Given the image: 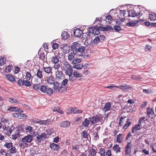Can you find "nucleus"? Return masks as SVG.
I'll list each match as a JSON object with an SVG mask.
<instances>
[{"mask_svg": "<svg viewBox=\"0 0 156 156\" xmlns=\"http://www.w3.org/2000/svg\"><path fill=\"white\" fill-rule=\"evenodd\" d=\"M71 50L79 56L82 55L85 49V47L81 46L77 42H74L71 46Z\"/></svg>", "mask_w": 156, "mask_h": 156, "instance_id": "obj_1", "label": "nucleus"}, {"mask_svg": "<svg viewBox=\"0 0 156 156\" xmlns=\"http://www.w3.org/2000/svg\"><path fill=\"white\" fill-rule=\"evenodd\" d=\"M49 129H46V133H41L40 134H38L36 136V140L38 143H40L44 141L47 138V136L51 134V131L49 132Z\"/></svg>", "mask_w": 156, "mask_h": 156, "instance_id": "obj_2", "label": "nucleus"}, {"mask_svg": "<svg viewBox=\"0 0 156 156\" xmlns=\"http://www.w3.org/2000/svg\"><path fill=\"white\" fill-rule=\"evenodd\" d=\"M126 118V116L121 117L119 120V126H122L123 125L124 122H125V119ZM126 123L123 126V128L124 129H126L130 125L131 123V122L129 120V119H128L126 121Z\"/></svg>", "mask_w": 156, "mask_h": 156, "instance_id": "obj_3", "label": "nucleus"}, {"mask_svg": "<svg viewBox=\"0 0 156 156\" xmlns=\"http://www.w3.org/2000/svg\"><path fill=\"white\" fill-rule=\"evenodd\" d=\"M103 116L102 115H96L92 117L89 118L90 122L92 125L94 124L95 123H97L98 122H102V120Z\"/></svg>", "mask_w": 156, "mask_h": 156, "instance_id": "obj_4", "label": "nucleus"}, {"mask_svg": "<svg viewBox=\"0 0 156 156\" xmlns=\"http://www.w3.org/2000/svg\"><path fill=\"white\" fill-rule=\"evenodd\" d=\"M40 90L43 93H46L47 95L51 96L53 93L52 90L48 86L42 85L41 87Z\"/></svg>", "mask_w": 156, "mask_h": 156, "instance_id": "obj_5", "label": "nucleus"}, {"mask_svg": "<svg viewBox=\"0 0 156 156\" xmlns=\"http://www.w3.org/2000/svg\"><path fill=\"white\" fill-rule=\"evenodd\" d=\"M132 144L129 142L127 143L125 147V155H129L131 153V147Z\"/></svg>", "mask_w": 156, "mask_h": 156, "instance_id": "obj_6", "label": "nucleus"}, {"mask_svg": "<svg viewBox=\"0 0 156 156\" xmlns=\"http://www.w3.org/2000/svg\"><path fill=\"white\" fill-rule=\"evenodd\" d=\"M33 136L28 135L22 139V141L24 143H30L32 140Z\"/></svg>", "mask_w": 156, "mask_h": 156, "instance_id": "obj_7", "label": "nucleus"}, {"mask_svg": "<svg viewBox=\"0 0 156 156\" xmlns=\"http://www.w3.org/2000/svg\"><path fill=\"white\" fill-rule=\"evenodd\" d=\"M45 80L47 81V83L49 85L53 84L55 81V79L53 76L52 75L47 76Z\"/></svg>", "mask_w": 156, "mask_h": 156, "instance_id": "obj_8", "label": "nucleus"}, {"mask_svg": "<svg viewBox=\"0 0 156 156\" xmlns=\"http://www.w3.org/2000/svg\"><path fill=\"white\" fill-rule=\"evenodd\" d=\"M142 14L137 13L134 10H130L129 12L128 16L129 17H135L138 16H141Z\"/></svg>", "mask_w": 156, "mask_h": 156, "instance_id": "obj_9", "label": "nucleus"}, {"mask_svg": "<svg viewBox=\"0 0 156 156\" xmlns=\"http://www.w3.org/2000/svg\"><path fill=\"white\" fill-rule=\"evenodd\" d=\"M95 27H91L89 28V32H87L86 33H84L83 34H85L84 36L87 38H88L90 35H89L90 33L94 34V32L95 31Z\"/></svg>", "mask_w": 156, "mask_h": 156, "instance_id": "obj_10", "label": "nucleus"}, {"mask_svg": "<svg viewBox=\"0 0 156 156\" xmlns=\"http://www.w3.org/2000/svg\"><path fill=\"white\" fill-rule=\"evenodd\" d=\"M25 132L29 135L32 134V133L34 131V129L33 127L30 126H27L25 128Z\"/></svg>", "mask_w": 156, "mask_h": 156, "instance_id": "obj_11", "label": "nucleus"}, {"mask_svg": "<svg viewBox=\"0 0 156 156\" xmlns=\"http://www.w3.org/2000/svg\"><path fill=\"white\" fill-rule=\"evenodd\" d=\"M84 33H83V32L82 30L79 28L76 29L74 32V35L75 37H80L82 34L83 35Z\"/></svg>", "mask_w": 156, "mask_h": 156, "instance_id": "obj_12", "label": "nucleus"}, {"mask_svg": "<svg viewBox=\"0 0 156 156\" xmlns=\"http://www.w3.org/2000/svg\"><path fill=\"white\" fill-rule=\"evenodd\" d=\"M49 63L51 64H57L59 62V59L58 56H52L50 59Z\"/></svg>", "mask_w": 156, "mask_h": 156, "instance_id": "obj_13", "label": "nucleus"}, {"mask_svg": "<svg viewBox=\"0 0 156 156\" xmlns=\"http://www.w3.org/2000/svg\"><path fill=\"white\" fill-rule=\"evenodd\" d=\"M56 77L58 80H60L64 78V75L62 71L57 70L55 73Z\"/></svg>", "mask_w": 156, "mask_h": 156, "instance_id": "obj_14", "label": "nucleus"}, {"mask_svg": "<svg viewBox=\"0 0 156 156\" xmlns=\"http://www.w3.org/2000/svg\"><path fill=\"white\" fill-rule=\"evenodd\" d=\"M115 87L118 88H120L123 91L127 90L132 88L131 86L127 85H122L119 86H117Z\"/></svg>", "mask_w": 156, "mask_h": 156, "instance_id": "obj_15", "label": "nucleus"}, {"mask_svg": "<svg viewBox=\"0 0 156 156\" xmlns=\"http://www.w3.org/2000/svg\"><path fill=\"white\" fill-rule=\"evenodd\" d=\"M141 125L138 123L137 124L135 125L134 127H132V132L133 133H136L137 130H140L141 129Z\"/></svg>", "mask_w": 156, "mask_h": 156, "instance_id": "obj_16", "label": "nucleus"}, {"mask_svg": "<svg viewBox=\"0 0 156 156\" xmlns=\"http://www.w3.org/2000/svg\"><path fill=\"white\" fill-rule=\"evenodd\" d=\"M70 123L68 121H63L60 124V126L63 128H67L69 127Z\"/></svg>", "mask_w": 156, "mask_h": 156, "instance_id": "obj_17", "label": "nucleus"}, {"mask_svg": "<svg viewBox=\"0 0 156 156\" xmlns=\"http://www.w3.org/2000/svg\"><path fill=\"white\" fill-rule=\"evenodd\" d=\"M72 67V66L67 61L64 62L63 63V66L61 68L63 70L65 71L66 69H67Z\"/></svg>", "mask_w": 156, "mask_h": 156, "instance_id": "obj_18", "label": "nucleus"}, {"mask_svg": "<svg viewBox=\"0 0 156 156\" xmlns=\"http://www.w3.org/2000/svg\"><path fill=\"white\" fill-rule=\"evenodd\" d=\"M42 69L44 72L48 74L52 73V69L51 67H43Z\"/></svg>", "mask_w": 156, "mask_h": 156, "instance_id": "obj_19", "label": "nucleus"}, {"mask_svg": "<svg viewBox=\"0 0 156 156\" xmlns=\"http://www.w3.org/2000/svg\"><path fill=\"white\" fill-rule=\"evenodd\" d=\"M51 149L54 151H58L60 148L59 145L55 144L53 143L51 144L50 146Z\"/></svg>", "mask_w": 156, "mask_h": 156, "instance_id": "obj_20", "label": "nucleus"}, {"mask_svg": "<svg viewBox=\"0 0 156 156\" xmlns=\"http://www.w3.org/2000/svg\"><path fill=\"white\" fill-rule=\"evenodd\" d=\"M154 114V112L153 109L151 108L148 107L147 108V115L150 117L151 115H153Z\"/></svg>", "mask_w": 156, "mask_h": 156, "instance_id": "obj_21", "label": "nucleus"}, {"mask_svg": "<svg viewBox=\"0 0 156 156\" xmlns=\"http://www.w3.org/2000/svg\"><path fill=\"white\" fill-rule=\"evenodd\" d=\"M112 149L116 154L119 153L121 152V147L117 144H116L113 146Z\"/></svg>", "mask_w": 156, "mask_h": 156, "instance_id": "obj_22", "label": "nucleus"}, {"mask_svg": "<svg viewBox=\"0 0 156 156\" xmlns=\"http://www.w3.org/2000/svg\"><path fill=\"white\" fill-rule=\"evenodd\" d=\"M51 121L49 119H47L44 120H41L39 121L38 123L41 125H47L51 123Z\"/></svg>", "mask_w": 156, "mask_h": 156, "instance_id": "obj_23", "label": "nucleus"}, {"mask_svg": "<svg viewBox=\"0 0 156 156\" xmlns=\"http://www.w3.org/2000/svg\"><path fill=\"white\" fill-rule=\"evenodd\" d=\"M36 76L37 78L41 79L43 78L42 71L40 69H38L37 70Z\"/></svg>", "mask_w": 156, "mask_h": 156, "instance_id": "obj_24", "label": "nucleus"}, {"mask_svg": "<svg viewBox=\"0 0 156 156\" xmlns=\"http://www.w3.org/2000/svg\"><path fill=\"white\" fill-rule=\"evenodd\" d=\"M20 129H18L16 133L12 135V139L13 140H15L20 136Z\"/></svg>", "mask_w": 156, "mask_h": 156, "instance_id": "obj_25", "label": "nucleus"}, {"mask_svg": "<svg viewBox=\"0 0 156 156\" xmlns=\"http://www.w3.org/2000/svg\"><path fill=\"white\" fill-rule=\"evenodd\" d=\"M124 137L122 136V134H119L116 137V141L118 143H122Z\"/></svg>", "mask_w": 156, "mask_h": 156, "instance_id": "obj_26", "label": "nucleus"}, {"mask_svg": "<svg viewBox=\"0 0 156 156\" xmlns=\"http://www.w3.org/2000/svg\"><path fill=\"white\" fill-rule=\"evenodd\" d=\"M62 49V51L65 54L69 53L70 50V47L68 45L63 46Z\"/></svg>", "mask_w": 156, "mask_h": 156, "instance_id": "obj_27", "label": "nucleus"}, {"mask_svg": "<svg viewBox=\"0 0 156 156\" xmlns=\"http://www.w3.org/2000/svg\"><path fill=\"white\" fill-rule=\"evenodd\" d=\"M65 73L66 75L69 76L72 75L73 73V69L72 66L65 70Z\"/></svg>", "mask_w": 156, "mask_h": 156, "instance_id": "obj_28", "label": "nucleus"}, {"mask_svg": "<svg viewBox=\"0 0 156 156\" xmlns=\"http://www.w3.org/2000/svg\"><path fill=\"white\" fill-rule=\"evenodd\" d=\"M100 41V38L98 37H96L94 40L93 41H91V43H90V45L92 46H93V44H98Z\"/></svg>", "mask_w": 156, "mask_h": 156, "instance_id": "obj_29", "label": "nucleus"}, {"mask_svg": "<svg viewBox=\"0 0 156 156\" xmlns=\"http://www.w3.org/2000/svg\"><path fill=\"white\" fill-rule=\"evenodd\" d=\"M70 36L69 34L68 33L65 31L62 32V37L63 39L66 40L68 39Z\"/></svg>", "mask_w": 156, "mask_h": 156, "instance_id": "obj_30", "label": "nucleus"}, {"mask_svg": "<svg viewBox=\"0 0 156 156\" xmlns=\"http://www.w3.org/2000/svg\"><path fill=\"white\" fill-rule=\"evenodd\" d=\"M111 107V103L109 102H108L105 104L103 109L105 112H107L110 109Z\"/></svg>", "mask_w": 156, "mask_h": 156, "instance_id": "obj_31", "label": "nucleus"}, {"mask_svg": "<svg viewBox=\"0 0 156 156\" xmlns=\"http://www.w3.org/2000/svg\"><path fill=\"white\" fill-rule=\"evenodd\" d=\"M0 120L1 122L4 124L6 123H8L9 122V119L6 118L4 115H3L1 117Z\"/></svg>", "mask_w": 156, "mask_h": 156, "instance_id": "obj_32", "label": "nucleus"}, {"mask_svg": "<svg viewBox=\"0 0 156 156\" xmlns=\"http://www.w3.org/2000/svg\"><path fill=\"white\" fill-rule=\"evenodd\" d=\"M67 87L64 86H63L62 85L59 87L58 88V91L60 93H63L66 91Z\"/></svg>", "mask_w": 156, "mask_h": 156, "instance_id": "obj_33", "label": "nucleus"}, {"mask_svg": "<svg viewBox=\"0 0 156 156\" xmlns=\"http://www.w3.org/2000/svg\"><path fill=\"white\" fill-rule=\"evenodd\" d=\"M7 78L9 81L11 82L15 81V78L12 75L8 74L6 76Z\"/></svg>", "mask_w": 156, "mask_h": 156, "instance_id": "obj_34", "label": "nucleus"}, {"mask_svg": "<svg viewBox=\"0 0 156 156\" xmlns=\"http://www.w3.org/2000/svg\"><path fill=\"white\" fill-rule=\"evenodd\" d=\"M75 108H69L67 109L66 113L67 114H75Z\"/></svg>", "mask_w": 156, "mask_h": 156, "instance_id": "obj_35", "label": "nucleus"}, {"mask_svg": "<svg viewBox=\"0 0 156 156\" xmlns=\"http://www.w3.org/2000/svg\"><path fill=\"white\" fill-rule=\"evenodd\" d=\"M135 22H129L126 24V26L128 27H135L136 26L137 23L139 22L138 20H136V21H134Z\"/></svg>", "mask_w": 156, "mask_h": 156, "instance_id": "obj_36", "label": "nucleus"}, {"mask_svg": "<svg viewBox=\"0 0 156 156\" xmlns=\"http://www.w3.org/2000/svg\"><path fill=\"white\" fill-rule=\"evenodd\" d=\"M75 53L73 52L69 54L68 56V60L70 61L73 60L74 58Z\"/></svg>", "mask_w": 156, "mask_h": 156, "instance_id": "obj_37", "label": "nucleus"}, {"mask_svg": "<svg viewBox=\"0 0 156 156\" xmlns=\"http://www.w3.org/2000/svg\"><path fill=\"white\" fill-rule=\"evenodd\" d=\"M82 61V59L81 58H75L73 60L72 63L73 65H75L80 62Z\"/></svg>", "mask_w": 156, "mask_h": 156, "instance_id": "obj_38", "label": "nucleus"}, {"mask_svg": "<svg viewBox=\"0 0 156 156\" xmlns=\"http://www.w3.org/2000/svg\"><path fill=\"white\" fill-rule=\"evenodd\" d=\"M89 120H88L87 118H86L82 122V125L84 127H87L89 126Z\"/></svg>", "mask_w": 156, "mask_h": 156, "instance_id": "obj_39", "label": "nucleus"}, {"mask_svg": "<svg viewBox=\"0 0 156 156\" xmlns=\"http://www.w3.org/2000/svg\"><path fill=\"white\" fill-rule=\"evenodd\" d=\"M73 75L76 78H80L82 77L83 75L81 73H80L77 71L75 70L73 73Z\"/></svg>", "mask_w": 156, "mask_h": 156, "instance_id": "obj_40", "label": "nucleus"}, {"mask_svg": "<svg viewBox=\"0 0 156 156\" xmlns=\"http://www.w3.org/2000/svg\"><path fill=\"white\" fill-rule=\"evenodd\" d=\"M28 80H23V86L24 85L27 87H30L31 86V83Z\"/></svg>", "mask_w": 156, "mask_h": 156, "instance_id": "obj_41", "label": "nucleus"}, {"mask_svg": "<svg viewBox=\"0 0 156 156\" xmlns=\"http://www.w3.org/2000/svg\"><path fill=\"white\" fill-rule=\"evenodd\" d=\"M149 17L151 21H154L156 20V14L154 13L150 14Z\"/></svg>", "mask_w": 156, "mask_h": 156, "instance_id": "obj_42", "label": "nucleus"}, {"mask_svg": "<svg viewBox=\"0 0 156 156\" xmlns=\"http://www.w3.org/2000/svg\"><path fill=\"white\" fill-rule=\"evenodd\" d=\"M96 154V150L94 148H92L90 151L89 156H95Z\"/></svg>", "mask_w": 156, "mask_h": 156, "instance_id": "obj_43", "label": "nucleus"}, {"mask_svg": "<svg viewBox=\"0 0 156 156\" xmlns=\"http://www.w3.org/2000/svg\"><path fill=\"white\" fill-rule=\"evenodd\" d=\"M6 58L4 57H2L0 58V66L4 65L6 63Z\"/></svg>", "mask_w": 156, "mask_h": 156, "instance_id": "obj_44", "label": "nucleus"}, {"mask_svg": "<svg viewBox=\"0 0 156 156\" xmlns=\"http://www.w3.org/2000/svg\"><path fill=\"white\" fill-rule=\"evenodd\" d=\"M41 86V84L40 83L38 84H35L33 85V88L36 90H40V88Z\"/></svg>", "mask_w": 156, "mask_h": 156, "instance_id": "obj_45", "label": "nucleus"}, {"mask_svg": "<svg viewBox=\"0 0 156 156\" xmlns=\"http://www.w3.org/2000/svg\"><path fill=\"white\" fill-rule=\"evenodd\" d=\"M32 77L30 71H28L26 72L25 75V79L26 80H30Z\"/></svg>", "mask_w": 156, "mask_h": 156, "instance_id": "obj_46", "label": "nucleus"}, {"mask_svg": "<svg viewBox=\"0 0 156 156\" xmlns=\"http://www.w3.org/2000/svg\"><path fill=\"white\" fill-rule=\"evenodd\" d=\"M10 154H13L16 152V149L15 147L12 146L8 151Z\"/></svg>", "mask_w": 156, "mask_h": 156, "instance_id": "obj_47", "label": "nucleus"}, {"mask_svg": "<svg viewBox=\"0 0 156 156\" xmlns=\"http://www.w3.org/2000/svg\"><path fill=\"white\" fill-rule=\"evenodd\" d=\"M83 67V65L80 64L75 65L73 66V68L77 69H82Z\"/></svg>", "mask_w": 156, "mask_h": 156, "instance_id": "obj_48", "label": "nucleus"}, {"mask_svg": "<svg viewBox=\"0 0 156 156\" xmlns=\"http://www.w3.org/2000/svg\"><path fill=\"white\" fill-rule=\"evenodd\" d=\"M4 146L6 147L8 149H10V148L12 147L13 146L11 142L9 143L6 142L4 144Z\"/></svg>", "mask_w": 156, "mask_h": 156, "instance_id": "obj_49", "label": "nucleus"}, {"mask_svg": "<svg viewBox=\"0 0 156 156\" xmlns=\"http://www.w3.org/2000/svg\"><path fill=\"white\" fill-rule=\"evenodd\" d=\"M131 78L133 80H139L141 79L139 76L135 75H133L131 76Z\"/></svg>", "mask_w": 156, "mask_h": 156, "instance_id": "obj_50", "label": "nucleus"}, {"mask_svg": "<svg viewBox=\"0 0 156 156\" xmlns=\"http://www.w3.org/2000/svg\"><path fill=\"white\" fill-rule=\"evenodd\" d=\"M53 84V88L54 89H58L59 87V84L58 82L57 81H55Z\"/></svg>", "mask_w": 156, "mask_h": 156, "instance_id": "obj_51", "label": "nucleus"}, {"mask_svg": "<svg viewBox=\"0 0 156 156\" xmlns=\"http://www.w3.org/2000/svg\"><path fill=\"white\" fill-rule=\"evenodd\" d=\"M15 129V127L14 126H12L11 127L9 128V129H9L8 131H7V134L8 135H10V134L12 133V132Z\"/></svg>", "mask_w": 156, "mask_h": 156, "instance_id": "obj_52", "label": "nucleus"}, {"mask_svg": "<svg viewBox=\"0 0 156 156\" xmlns=\"http://www.w3.org/2000/svg\"><path fill=\"white\" fill-rule=\"evenodd\" d=\"M53 111H57L59 113L61 114H63L64 113L62 111V109L60 108H59V107H57L56 108H55L53 110Z\"/></svg>", "mask_w": 156, "mask_h": 156, "instance_id": "obj_53", "label": "nucleus"}, {"mask_svg": "<svg viewBox=\"0 0 156 156\" xmlns=\"http://www.w3.org/2000/svg\"><path fill=\"white\" fill-rule=\"evenodd\" d=\"M68 80L67 79H65L63 80L62 83V85L63 86H65L66 87H68V85H67V83L68 82Z\"/></svg>", "mask_w": 156, "mask_h": 156, "instance_id": "obj_54", "label": "nucleus"}, {"mask_svg": "<svg viewBox=\"0 0 156 156\" xmlns=\"http://www.w3.org/2000/svg\"><path fill=\"white\" fill-rule=\"evenodd\" d=\"M106 152L105 149L104 148H101L100 149V154L101 156H104L105 155Z\"/></svg>", "mask_w": 156, "mask_h": 156, "instance_id": "obj_55", "label": "nucleus"}, {"mask_svg": "<svg viewBox=\"0 0 156 156\" xmlns=\"http://www.w3.org/2000/svg\"><path fill=\"white\" fill-rule=\"evenodd\" d=\"M145 117H141L140 118L138 121V123L141 125L142 123H145V120H146L145 119Z\"/></svg>", "mask_w": 156, "mask_h": 156, "instance_id": "obj_56", "label": "nucleus"}, {"mask_svg": "<svg viewBox=\"0 0 156 156\" xmlns=\"http://www.w3.org/2000/svg\"><path fill=\"white\" fill-rule=\"evenodd\" d=\"M27 118V116L26 115L20 113V116L18 117V118L19 119H26Z\"/></svg>", "mask_w": 156, "mask_h": 156, "instance_id": "obj_57", "label": "nucleus"}, {"mask_svg": "<svg viewBox=\"0 0 156 156\" xmlns=\"http://www.w3.org/2000/svg\"><path fill=\"white\" fill-rule=\"evenodd\" d=\"M93 135L94 138V139L97 140L99 139V136L98 135V131H96L94 132Z\"/></svg>", "mask_w": 156, "mask_h": 156, "instance_id": "obj_58", "label": "nucleus"}, {"mask_svg": "<svg viewBox=\"0 0 156 156\" xmlns=\"http://www.w3.org/2000/svg\"><path fill=\"white\" fill-rule=\"evenodd\" d=\"M114 30L116 31L119 32L120 30H121L122 28L121 27L119 26H115L114 27Z\"/></svg>", "mask_w": 156, "mask_h": 156, "instance_id": "obj_59", "label": "nucleus"}, {"mask_svg": "<svg viewBox=\"0 0 156 156\" xmlns=\"http://www.w3.org/2000/svg\"><path fill=\"white\" fill-rule=\"evenodd\" d=\"M82 137L83 138H87L88 136H89V135L88 134L87 131L86 130L83 131L82 132Z\"/></svg>", "mask_w": 156, "mask_h": 156, "instance_id": "obj_60", "label": "nucleus"}, {"mask_svg": "<svg viewBox=\"0 0 156 156\" xmlns=\"http://www.w3.org/2000/svg\"><path fill=\"white\" fill-rule=\"evenodd\" d=\"M69 76V80L71 82L74 81L76 80V78L75 76H74L73 75V76L71 75Z\"/></svg>", "mask_w": 156, "mask_h": 156, "instance_id": "obj_61", "label": "nucleus"}, {"mask_svg": "<svg viewBox=\"0 0 156 156\" xmlns=\"http://www.w3.org/2000/svg\"><path fill=\"white\" fill-rule=\"evenodd\" d=\"M75 114H79L83 112V111L81 110L79 108H75Z\"/></svg>", "mask_w": 156, "mask_h": 156, "instance_id": "obj_62", "label": "nucleus"}, {"mask_svg": "<svg viewBox=\"0 0 156 156\" xmlns=\"http://www.w3.org/2000/svg\"><path fill=\"white\" fill-rule=\"evenodd\" d=\"M55 65L53 66V68L55 69L58 70L60 67V66L59 64H54Z\"/></svg>", "mask_w": 156, "mask_h": 156, "instance_id": "obj_63", "label": "nucleus"}, {"mask_svg": "<svg viewBox=\"0 0 156 156\" xmlns=\"http://www.w3.org/2000/svg\"><path fill=\"white\" fill-rule=\"evenodd\" d=\"M59 46V44L53 42L52 47L53 49H55L58 48Z\"/></svg>", "mask_w": 156, "mask_h": 156, "instance_id": "obj_64", "label": "nucleus"}]
</instances>
